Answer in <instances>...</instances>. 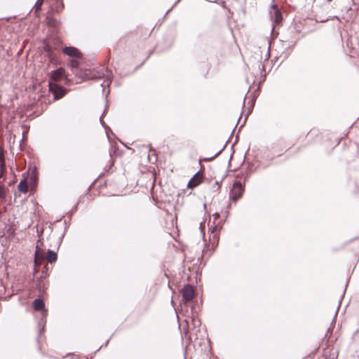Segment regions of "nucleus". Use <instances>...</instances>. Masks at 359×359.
Listing matches in <instances>:
<instances>
[{"instance_id":"nucleus-1","label":"nucleus","mask_w":359,"mask_h":359,"mask_svg":"<svg viewBox=\"0 0 359 359\" xmlns=\"http://www.w3.org/2000/svg\"><path fill=\"white\" fill-rule=\"evenodd\" d=\"M182 294V302H189L193 299L195 296L194 288L190 285H186L181 291Z\"/></svg>"},{"instance_id":"nucleus-2","label":"nucleus","mask_w":359,"mask_h":359,"mask_svg":"<svg viewBox=\"0 0 359 359\" xmlns=\"http://www.w3.org/2000/svg\"><path fill=\"white\" fill-rule=\"evenodd\" d=\"M243 191V189L241 183H240V182L234 183L233 186L231 189V194H230L231 198L233 200L236 201L238 198H239L242 196Z\"/></svg>"},{"instance_id":"nucleus-3","label":"nucleus","mask_w":359,"mask_h":359,"mask_svg":"<svg viewBox=\"0 0 359 359\" xmlns=\"http://www.w3.org/2000/svg\"><path fill=\"white\" fill-rule=\"evenodd\" d=\"M49 88L57 99L62 97L65 93V90L63 88L53 81L49 82Z\"/></svg>"},{"instance_id":"nucleus-4","label":"nucleus","mask_w":359,"mask_h":359,"mask_svg":"<svg viewBox=\"0 0 359 359\" xmlns=\"http://www.w3.org/2000/svg\"><path fill=\"white\" fill-rule=\"evenodd\" d=\"M219 217V215L218 213L213 214L212 215L213 224H209V229L211 231L212 239H215V240L217 239V231L220 225L219 222H216V220L218 219Z\"/></svg>"},{"instance_id":"nucleus-5","label":"nucleus","mask_w":359,"mask_h":359,"mask_svg":"<svg viewBox=\"0 0 359 359\" xmlns=\"http://www.w3.org/2000/svg\"><path fill=\"white\" fill-rule=\"evenodd\" d=\"M203 181V175L200 172H197L194 176L189 180L188 183V187L193 189L200 184Z\"/></svg>"},{"instance_id":"nucleus-6","label":"nucleus","mask_w":359,"mask_h":359,"mask_svg":"<svg viewBox=\"0 0 359 359\" xmlns=\"http://www.w3.org/2000/svg\"><path fill=\"white\" fill-rule=\"evenodd\" d=\"M65 78V70L62 68L57 69L51 73V81L57 82Z\"/></svg>"},{"instance_id":"nucleus-7","label":"nucleus","mask_w":359,"mask_h":359,"mask_svg":"<svg viewBox=\"0 0 359 359\" xmlns=\"http://www.w3.org/2000/svg\"><path fill=\"white\" fill-rule=\"evenodd\" d=\"M63 52L64 53L70 57H74L76 58H79L81 55L80 51L74 47H65L63 49Z\"/></svg>"},{"instance_id":"nucleus-8","label":"nucleus","mask_w":359,"mask_h":359,"mask_svg":"<svg viewBox=\"0 0 359 359\" xmlns=\"http://www.w3.org/2000/svg\"><path fill=\"white\" fill-rule=\"evenodd\" d=\"M100 76L98 75L97 73L90 69H85L83 71H81V77L83 79H94Z\"/></svg>"},{"instance_id":"nucleus-9","label":"nucleus","mask_w":359,"mask_h":359,"mask_svg":"<svg viewBox=\"0 0 359 359\" xmlns=\"http://www.w3.org/2000/svg\"><path fill=\"white\" fill-rule=\"evenodd\" d=\"M44 255L45 253L43 250L36 247L34 259L35 265L39 266L41 264L42 261L44 259Z\"/></svg>"},{"instance_id":"nucleus-10","label":"nucleus","mask_w":359,"mask_h":359,"mask_svg":"<svg viewBox=\"0 0 359 359\" xmlns=\"http://www.w3.org/2000/svg\"><path fill=\"white\" fill-rule=\"evenodd\" d=\"M270 14L271 18L276 23L280 22L281 19V14L278 8L275 5L272 6Z\"/></svg>"},{"instance_id":"nucleus-11","label":"nucleus","mask_w":359,"mask_h":359,"mask_svg":"<svg viewBox=\"0 0 359 359\" xmlns=\"http://www.w3.org/2000/svg\"><path fill=\"white\" fill-rule=\"evenodd\" d=\"M19 190L26 193L28 191V184L26 180H22L18 185Z\"/></svg>"},{"instance_id":"nucleus-12","label":"nucleus","mask_w":359,"mask_h":359,"mask_svg":"<svg viewBox=\"0 0 359 359\" xmlns=\"http://www.w3.org/2000/svg\"><path fill=\"white\" fill-rule=\"evenodd\" d=\"M46 258L49 262H50V263L54 262L57 259V254L52 250H48V255H47Z\"/></svg>"},{"instance_id":"nucleus-13","label":"nucleus","mask_w":359,"mask_h":359,"mask_svg":"<svg viewBox=\"0 0 359 359\" xmlns=\"http://www.w3.org/2000/svg\"><path fill=\"white\" fill-rule=\"evenodd\" d=\"M34 307L36 310L40 311L43 309L44 304L41 299H37L34 302Z\"/></svg>"},{"instance_id":"nucleus-14","label":"nucleus","mask_w":359,"mask_h":359,"mask_svg":"<svg viewBox=\"0 0 359 359\" xmlns=\"http://www.w3.org/2000/svg\"><path fill=\"white\" fill-rule=\"evenodd\" d=\"M5 189L2 187H0V198H4L5 196Z\"/></svg>"},{"instance_id":"nucleus-15","label":"nucleus","mask_w":359,"mask_h":359,"mask_svg":"<svg viewBox=\"0 0 359 359\" xmlns=\"http://www.w3.org/2000/svg\"><path fill=\"white\" fill-rule=\"evenodd\" d=\"M204 228H205V224L203 223H201L200 229H201V231L202 233L203 236H204V235H205Z\"/></svg>"},{"instance_id":"nucleus-16","label":"nucleus","mask_w":359,"mask_h":359,"mask_svg":"<svg viewBox=\"0 0 359 359\" xmlns=\"http://www.w3.org/2000/svg\"><path fill=\"white\" fill-rule=\"evenodd\" d=\"M77 65H78V62H77L76 60H72L71 61V66H72V67H77Z\"/></svg>"}]
</instances>
